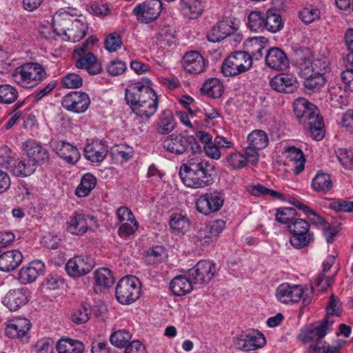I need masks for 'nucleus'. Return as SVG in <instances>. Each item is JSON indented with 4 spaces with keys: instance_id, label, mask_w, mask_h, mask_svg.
Returning a JSON list of instances; mask_svg holds the SVG:
<instances>
[{
    "instance_id": "obj_28",
    "label": "nucleus",
    "mask_w": 353,
    "mask_h": 353,
    "mask_svg": "<svg viewBox=\"0 0 353 353\" xmlns=\"http://www.w3.org/2000/svg\"><path fill=\"white\" fill-rule=\"evenodd\" d=\"M92 221H94L93 216L83 213H74L67 222V230L72 234H83L87 231L89 222Z\"/></svg>"
},
{
    "instance_id": "obj_39",
    "label": "nucleus",
    "mask_w": 353,
    "mask_h": 353,
    "mask_svg": "<svg viewBox=\"0 0 353 353\" xmlns=\"http://www.w3.org/2000/svg\"><path fill=\"white\" fill-rule=\"evenodd\" d=\"M312 187L318 192H328L332 188L331 176L327 173L318 172L312 181Z\"/></svg>"
},
{
    "instance_id": "obj_38",
    "label": "nucleus",
    "mask_w": 353,
    "mask_h": 353,
    "mask_svg": "<svg viewBox=\"0 0 353 353\" xmlns=\"http://www.w3.org/2000/svg\"><path fill=\"white\" fill-rule=\"evenodd\" d=\"M201 91L211 98L216 99L223 94V85L219 79L211 78L203 84Z\"/></svg>"
},
{
    "instance_id": "obj_42",
    "label": "nucleus",
    "mask_w": 353,
    "mask_h": 353,
    "mask_svg": "<svg viewBox=\"0 0 353 353\" xmlns=\"http://www.w3.org/2000/svg\"><path fill=\"white\" fill-rule=\"evenodd\" d=\"M287 152L289 160L294 162V173L296 174H300L304 170L305 163L303 151L299 148L292 146L288 148Z\"/></svg>"
},
{
    "instance_id": "obj_41",
    "label": "nucleus",
    "mask_w": 353,
    "mask_h": 353,
    "mask_svg": "<svg viewBox=\"0 0 353 353\" xmlns=\"http://www.w3.org/2000/svg\"><path fill=\"white\" fill-rule=\"evenodd\" d=\"M98 144H87L84 148V156L86 159L92 163H101L105 158L107 150L103 146Z\"/></svg>"
},
{
    "instance_id": "obj_46",
    "label": "nucleus",
    "mask_w": 353,
    "mask_h": 353,
    "mask_svg": "<svg viewBox=\"0 0 353 353\" xmlns=\"http://www.w3.org/2000/svg\"><path fill=\"white\" fill-rule=\"evenodd\" d=\"M170 226L174 234H179L188 230L190 221L187 216L181 214H176L171 216Z\"/></svg>"
},
{
    "instance_id": "obj_3",
    "label": "nucleus",
    "mask_w": 353,
    "mask_h": 353,
    "mask_svg": "<svg viewBox=\"0 0 353 353\" xmlns=\"http://www.w3.org/2000/svg\"><path fill=\"white\" fill-rule=\"evenodd\" d=\"M333 321H330L327 318L322 321L309 325L301 329L299 339L305 345H308L307 353H325L330 348L323 338L327 334L329 326Z\"/></svg>"
},
{
    "instance_id": "obj_12",
    "label": "nucleus",
    "mask_w": 353,
    "mask_h": 353,
    "mask_svg": "<svg viewBox=\"0 0 353 353\" xmlns=\"http://www.w3.org/2000/svg\"><path fill=\"white\" fill-rule=\"evenodd\" d=\"M61 103L69 112L83 114L88 109L91 101L86 92L72 91L62 98Z\"/></svg>"
},
{
    "instance_id": "obj_56",
    "label": "nucleus",
    "mask_w": 353,
    "mask_h": 353,
    "mask_svg": "<svg viewBox=\"0 0 353 353\" xmlns=\"http://www.w3.org/2000/svg\"><path fill=\"white\" fill-rule=\"evenodd\" d=\"M337 157L345 168L353 169V151L346 148H340L337 151Z\"/></svg>"
},
{
    "instance_id": "obj_2",
    "label": "nucleus",
    "mask_w": 353,
    "mask_h": 353,
    "mask_svg": "<svg viewBox=\"0 0 353 353\" xmlns=\"http://www.w3.org/2000/svg\"><path fill=\"white\" fill-rule=\"evenodd\" d=\"M294 115L300 124L309 130L316 141L324 137V123L316 105L305 98H298L293 103Z\"/></svg>"
},
{
    "instance_id": "obj_47",
    "label": "nucleus",
    "mask_w": 353,
    "mask_h": 353,
    "mask_svg": "<svg viewBox=\"0 0 353 353\" xmlns=\"http://www.w3.org/2000/svg\"><path fill=\"white\" fill-rule=\"evenodd\" d=\"M132 334L126 330H119L110 336L111 344L118 348H123L130 343Z\"/></svg>"
},
{
    "instance_id": "obj_34",
    "label": "nucleus",
    "mask_w": 353,
    "mask_h": 353,
    "mask_svg": "<svg viewBox=\"0 0 353 353\" xmlns=\"http://www.w3.org/2000/svg\"><path fill=\"white\" fill-rule=\"evenodd\" d=\"M88 24L81 19H74L66 34L68 41L77 42L81 40L87 33Z\"/></svg>"
},
{
    "instance_id": "obj_20",
    "label": "nucleus",
    "mask_w": 353,
    "mask_h": 353,
    "mask_svg": "<svg viewBox=\"0 0 353 353\" xmlns=\"http://www.w3.org/2000/svg\"><path fill=\"white\" fill-rule=\"evenodd\" d=\"M236 29L234 23L230 20H223L214 26L207 34L208 40L212 43L219 42L228 37L233 34Z\"/></svg>"
},
{
    "instance_id": "obj_19",
    "label": "nucleus",
    "mask_w": 353,
    "mask_h": 353,
    "mask_svg": "<svg viewBox=\"0 0 353 353\" xmlns=\"http://www.w3.org/2000/svg\"><path fill=\"white\" fill-rule=\"evenodd\" d=\"M304 290L299 285L281 284L276 290L277 299L284 304H292L299 301Z\"/></svg>"
},
{
    "instance_id": "obj_44",
    "label": "nucleus",
    "mask_w": 353,
    "mask_h": 353,
    "mask_svg": "<svg viewBox=\"0 0 353 353\" xmlns=\"http://www.w3.org/2000/svg\"><path fill=\"white\" fill-rule=\"evenodd\" d=\"M303 85L308 94L319 91L321 88L325 83V78L323 75H316L310 73L305 76Z\"/></svg>"
},
{
    "instance_id": "obj_18",
    "label": "nucleus",
    "mask_w": 353,
    "mask_h": 353,
    "mask_svg": "<svg viewBox=\"0 0 353 353\" xmlns=\"http://www.w3.org/2000/svg\"><path fill=\"white\" fill-rule=\"evenodd\" d=\"M50 147L56 154L70 164H75L80 159L78 149L68 142L61 140H52Z\"/></svg>"
},
{
    "instance_id": "obj_53",
    "label": "nucleus",
    "mask_w": 353,
    "mask_h": 353,
    "mask_svg": "<svg viewBox=\"0 0 353 353\" xmlns=\"http://www.w3.org/2000/svg\"><path fill=\"white\" fill-rule=\"evenodd\" d=\"M296 211L293 208H281L277 209L276 216V220L283 224H289L290 222L292 221V219H296Z\"/></svg>"
},
{
    "instance_id": "obj_54",
    "label": "nucleus",
    "mask_w": 353,
    "mask_h": 353,
    "mask_svg": "<svg viewBox=\"0 0 353 353\" xmlns=\"http://www.w3.org/2000/svg\"><path fill=\"white\" fill-rule=\"evenodd\" d=\"M299 18L303 23H310L320 18V11L313 6L305 8L299 12Z\"/></svg>"
},
{
    "instance_id": "obj_26",
    "label": "nucleus",
    "mask_w": 353,
    "mask_h": 353,
    "mask_svg": "<svg viewBox=\"0 0 353 353\" xmlns=\"http://www.w3.org/2000/svg\"><path fill=\"white\" fill-rule=\"evenodd\" d=\"M23 254L17 250L3 252L0 254V271L10 272L16 270L22 263Z\"/></svg>"
},
{
    "instance_id": "obj_52",
    "label": "nucleus",
    "mask_w": 353,
    "mask_h": 353,
    "mask_svg": "<svg viewBox=\"0 0 353 353\" xmlns=\"http://www.w3.org/2000/svg\"><path fill=\"white\" fill-rule=\"evenodd\" d=\"M225 162L233 169H241L247 165L248 159L245 155L235 151L227 155Z\"/></svg>"
},
{
    "instance_id": "obj_22",
    "label": "nucleus",
    "mask_w": 353,
    "mask_h": 353,
    "mask_svg": "<svg viewBox=\"0 0 353 353\" xmlns=\"http://www.w3.org/2000/svg\"><path fill=\"white\" fill-rule=\"evenodd\" d=\"M271 88L279 92L292 93L297 89V80L289 74H278L270 81Z\"/></svg>"
},
{
    "instance_id": "obj_62",
    "label": "nucleus",
    "mask_w": 353,
    "mask_h": 353,
    "mask_svg": "<svg viewBox=\"0 0 353 353\" xmlns=\"http://www.w3.org/2000/svg\"><path fill=\"white\" fill-rule=\"evenodd\" d=\"M330 208L336 212H353V201H334L330 204Z\"/></svg>"
},
{
    "instance_id": "obj_4",
    "label": "nucleus",
    "mask_w": 353,
    "mask_h": 353,
    "mask_svg": "<svg viewBox=\"0 0 353 353\" xmlns=\"http://www.w3.org/2000/svg\"><path fill=\"white\" fill-rule=\"evenodd\" d=\"M12 75L14 82L25 88L37 85L48 76L43 66L36 62L22 64L14 69Z\"/></svg>"
},
{
    "instance_id": "obj_51",
    "label": "nucleus",
    "mask_w": 353,
    "mask_h": 353,
    "mask_svg": "<svg viewBox=\"0 0 353 353\" xmlns=\"http://www.w3.org/2000/svg\"><path fill=\"white\" fill-rule=\"evenodd\" d=\"M90 305L86 303H82L72 314V320L77 324H83L90 319Z\"/></svg>"
},
{
    "instance_id": "obj_9",
    "label": "nucleus",
    "mask_w": 353,
    "mask_h": 353,
    "mask_svg": "<svg viewBox=\"0 0 353 353\" xmlns=\"http://www.w3.org/2000/svg\"><path fill=\"white\" fill-rule=\"evenodd\" d=\"M140 282L132 276L121 278L116 288V298L123 304L127 305L134 302L140 296Z\"/></svg>"
},
{
    "instance_id": "obj_21",
    "label": "nucleus",
    "mask_w": 353,
    "mask_h": 353,
    "mask_svg": "<svg viewBox=\"0 0 353 353\" xmlns=\"http://www.w3.org/2000/svg\"><path fill=\"white\" fill-rule=\"evenodd\" d=\"M182 65L187 72L197 74L203 72L205 63L204 58L198 51H190L184 54Z\"/></svg>"
},
{
    "instance_id": "obj_8",
    "label": "nucleus",
    "mask_w": 353,
    "mask_h": 353,
    "mask_svg": "<svg viewBox=\"0 0 353 353\" xmlns=\"http://www.w3.org/2000/svg\"><path fill=\"white\" fill-rule=\"evenodd\" d=\"M11 151L7 146L0 148V158L2 159L3 164L12 174L18 177H26L30 176L36 170L34 163L28 159L14 160L10 157Z\"/></svg>"
},
{
    "instance_id": "obj_49",
    "label": "nucleus",
    "mask_w": 353,
    "mask_h": 353,
    "mask_svg": "<svg viewBox=\"0 0 353 353\" xmlns=\"http://www.w3.org/2000/svg\"><path fill=\"white\" fill-rule=\"evenodd\" d=\"M346 52L344 53L343 60L346 63L353 68V28L346 30L344 35Z\"/></svg>"
},
{
    "instance_id": "obj_25",
    "label": "nucleus",
    "mask_w": 353,
    "mask_h": 353,
    "mask_svg": "<svg viewBox=\"0 0 353 353\" xmlns=\"http://www.w3.org/2000/svg\"><path fill=\"white\" fill-rule=\"evenodd\" d=\"M266 65L276 70H284L289 65V60L285 52L279 48H270L265 55Z\"/></svg>"
},
{
    "instance_id": "obj_32",
    "label": "nucleus",
    "mask_w": 353,
    "mask_h": 353,
    "mask_svg": "<svg viewBox=\"0 0 353 353\" xmlns=\"http://www.w3.org/2000/svg\"><path fill=\"white\" fill-rule=\"evenodd\" d=\"M264 30L276 33L283 28L284 23L276 10L269 9L264 13Z\"/></svg>"
},
{
    "instance_id": "obj_27",
    "label": "nucleus",
    "mask_w": 353,
    "mask_h": 353,
    "mask_svg": "<svg viewBox=\"0 0 353 353\" xmlns=\"http://www.w3.org/2000/svg\"><path fill=\"white\" fill-rule=\"evenodd\" d=\"M28 301L26 290L23 288L10 290L2 303L10 311H17Z\"/></svg>"
},
{
    "instance_id": "obj_23",
    "label": "nucleus",
    "mask_w": 353,
    "mask_h": 353,
    "mask_svg": "<svg viewBox=\"0 0 353 353\" xmlns=\"http://www.w3.org/2000/svg\"><path fill=\"white\" fill-rule=\"evenodd\" d=\"M159 104V99L156 92L153 90L152 94H148L145 98L138 103L132 110L140 117L149 119L157 111Z\"/></svg>"
},
{
    "instance_id": "obj_30",
    "label": "nucleus",
    "mask_w": 353,
    "mask_h": 353,
    "mask_svg": "<svg viewBox=\"0 0 353 353\" xmlns=\"http://www.w3.org/2000/svg\"><path fill=\"white\" fill-rule=\"evenodd\" d=\"M194 284V281L188 275H180L171 281L170 288L174 295L183 296L192 290Z\"/></svg>"
},
{
    "instance_id": "obj_59",
    "label": "nucleus",
    "mask_w": 353,
    "mask_h": 353,
    "mask_svg": "<svg viewBox=\"0 0 353 353\" xmlns=\"http://www.w3.org/2000/svg\"><path fill=\"white\" fill-rule=\"evenodd\" d=\"M225 222L222 219H216L210 222L207 226L208 238L217 237L224 230Z\"/></svg>"
},
{
    "instance_id": "obj_63",
    "label": "nucleus",
    "mask_w": 353,
    "mask_h": 353,
    "mask_svg": "<svg viewBox=\"0 0 353 353\" xmlns=\"http://www.w3.org/2000/svg\"><path fill=\"white\" fill-rule=\"evenodd\" d=\"M127 66L125 62L120 60H114L110 61L108 66V72L112 76H119L123 74Z\"/></svg>"
},
{
    "instance_id": "obj_1",
    "label": "nucleus",
    "mask_w": 353,
    "mask_h": 353,
    "mask_svg": "<svg viewBox=\"0 0 353 353\" xmlns=\"http://www.w3.org/2000/svg\"><path fill=\"white\" fill-rule=\"evenodd\" d=\"M213 167L199 157L189 159L181 166L179 174L183 184L192 188H203L214 182Z\"/></svg>"
},
{
    "instance_id": "obj_29",
    "label": "nucleus",
    "mask_w": 353,
    "mask_h": 353,
    "mask_svg": "<svg viewBox=\"0 0 353 353\" xmlns=\"http://www.w3.org/2000/svg\"><path fill=\"white\" fill-rule=\"evenodd\" d=\"M44 263L40 261H32L28 265L23 266L19 272V279L23 284L34 282L43 272Z\"/></svg>"
},
{
    "instance_id": "obj_58",
    "label": "nucleus",
    "mask_w": 353,
    "mask_h": 353,
    "mask_svg": "<svg viewBox=\"0 0 353 353\" xmlns=\"http://www.w3.org/2000/svg\"><path fill=\"white\" fill-rule=\"evenodd\" d=\"M139 223L135 218L121 223L119 228V234L121 237H126L133 234L138 229Z\"/></svg>"
},
{
    "instance_id": "obj_43",
    "label": "nucleus",
    "mask_w": 353,
    "mask_h": 353,
    "mask_svg": "<svg viewBox=\"0 0 353 353\" xmlns=\"http://www.w3.org/2000/svg\"><path fill=\"white\" fill-rule=\"evenodd\" d=\"M94 283L97 287L106 289L113 285L114 278L108 268H103L95 271Z\"/></svg>"
},
{
    "instance_id": "obj_37",
    "label": "nucleus",
    "mask_w": 353,
    "mask_h": 353,
    "mask_svg": "<svg viewBox=\"0 0 353 353\" xmlns=\"http://www.w3.org/2000/svg\"><path fill=\"white\" fill-rule=\"evenodd\" d=\"M181 10L185 17L194 19L202 14L203 8L200 0H182Z\"/></svg>"
},
{
    "instance_id": "obj_61",
    "label": "nucleus",
    "mask_w": 353,
    "mask_h": 353,
    "mask_svg": "<svg viewBox=\"0 0 353 353\" xmlns=\"http://www.w3.org/2000/svg\"><path fill=\"white\" fill-rule=\"evenodd\" d=\"M174 37V31L170 26H164L157 34V38L160 41L165 42L168 46L173 44Z\"/></svg>"
},
{
    "instance_id": "obj_24",
    "label": "nucleus",
    "mask_w": 353,
    "mask_h": 353,
    "mask_svg": "<svg viewBox=\"0 0 353 353\" xmlns=\"http://www.w3.org/2000/svg\"><path fill=\"white\" fill-rule=\"evenodd\" d=\"M31 327L30 321L26 318H15L9 321L6 328V334L12 339L26 337Z\"/></svg>"
},
{
    "instance_id": "obj_35",
    "label": "nucleus",
    "mask_w": 353,
    "mask_h": 353,
    "mask_svg": "<svg viewBox=\"0 0 353 353\" xmlns=\"http://www.w3.org/2000/svg\"><path fill=\"white\" fill-rule=\"evenodd\" d=\"M75 65L77 68L86 69L92 75L99 74L101 71V63L97 61L96 56L91 52L79 59Z\"/></svg>"
},
{
    "instance_id": "obj_7",
    "label": "nucleus",
    "mask_w": 353,
    "mask_h": 353,
    "mask_svg": "<svg viewBox=\"0 0 353 353\" xmlns=\"http://www.w3.org/2000/svg\"><path fill=\"white\" fill-rule=\"evenodd\" d=\"M252 65V58L249 52L236 51L230 55L221 66L225 77L236 76L248 70Z\"/></svg>"
},
{
    "instance_id": "obj_40",
    "label": "nucleus",
    "mask_w": 353,
    "mask_h": 353,
    "mask_svg": "<svg viewBox=\"0 0 353 353\" xmlns=\"http://www.w3.org/2000/svg\"><path fill=\"white\" fill-rule=\"evenodd\" d=\"M97 185V179L91 173L83 175L81 182L75 190V194L79 197L88 196Z\"/></svg>"
},
{
    "instance_id": "obj_50",
    "label": "nucleus",
    "mask_w": 353,
    "mask_h": 353,
    "mask_svg": "<svg viewBox=\"0 0 353 353\" xmlns=\"http://www.w3.org/2000/svg\"><path fill=\"white\" fill-rule=\"evenodd\" d=\"M18 91L10 85H0V102L10 104L14 102L18 98Z\"/></svg>"
},
{
    "instance_id": "obj_15",
    "label": "nucleus",
    "mask_w": 353,
    "mask_h": 353,
    "mask_svg": "<svg viewBox=\"0 0 353 353\" xmlns=\"http://www.w3.org/2000/svg\"><path fill=\"white\" fill-rule=\"evenodd\" d=\"M266 343L265 338L261 332L253 330L236 339L234 346L236 349L249 352L263 347Z\"/></svg>"
},
{
    "instance_id": "obj_64",
    "label": "nucleus",
    "mask_w": 353,
    "mask_h": 353,
    "mask_svg": "<svg viewBox=\"0 0 353 353\" xmlns=\"http://www.w3.org/2000/svg\"><path fill=\"white\" fill-rule=\"evenodd\" d=\"M341 123L347 132L353 134V110H348L343 114Z\"/></svg>"
},
{
    "instance_id": "obj_55",
    "label": "nucleus",
    "mask_w": 353,
    "mask_h": 353,
    "mask_svg": "<svg viewBox=\"0 0 353 353\" xmlns=\"http://www.w3.org/2000/svg\"><path fill=\"white\" fill-rule=\"evenodd\" d=\"M61 85L66 88H79L83 85V79L77 74L70 73L62 78Z\"/></svg>"
},
{
    "instance_id": "obj_14",
    "label": "nucleus",
    "mask_w": 353,
    "mask_h": 353,
    "mask_svg": "<svg viewBox=\"0 0 353 353\" xmlns=\"http://www.w3.org/2000/svg\"><path fill=\"white\" fill-rule=\"evenodd\" d=\"M216 272V263L214 261L201 260L188 271V274L194 284L206 285L214 276Z\"/></svg>"
},
{
    "instance_id": "obj_5",
    "label": "nucleus",
    "mask_w": 353,
    "mask_h": 353,
    "mask_svg": "<svg viewBox=\"0 0 353 353\" xmlns=\"http://www.w3.org/2000/svg\"><path fill=\"white\" fill-rule=\"evenodd\" d=\"M288 230L292 235L290 243L295 249L308 247L314 241V235L310 231V225L305 219H292L288 225Z\"/></svg>"
},
{
    "instance_id": "obj_60",
    "label": "nucleus",
    "mask_w": 353,
    "mask_h": 353,
    "mask_svg": "<svg viewBox=\"0 0 353 353\" xmlns=\"http://www.w3.org/2000/svg\"><path fill=\"white\" fill-rule=\"evenodd\" d=\"M327 317L329 316H340L341 313V305L339 300L332 294L330 296L327 306L326 307Z\"/></svg>"
},
{
    "instance_id": "obj_57",
    "label": "nucleus",
    "mask_w": 353,
    "mask_h": 353,
    "mask_svg": "<svg viewBox=\"0 0 353 353\" xmlns=\"http://www.w3.org/2000/svg\"><path fill=\"white\" fill-rule=\"evenodd\" d=\"M121 36L116 32L110 34L105 39V48L110 52H116L122 46Z\"/></svg>"
},
{
    "instance_id": "obj_36",
    "label": "nucleus",
    "mask_w": 353,
    "mask_h": 353,
    "mask_svg": "<svg viewBox=\"0 0 353 353\" xmlns=\"http://www.w3.org/2000/svg\"><path fill=\"white\" fill-rule=\"evenodd\" d=\"M56 349L59 353H82L84 345L78 340L62 337L58 341Z\"/></svg>"
},
{
    "instance_id": "obj_45",
    "label": "nucleus",
    "mask_w": 353,
    "mask_h": 353,
    "mask_svg": "<svg viewBox=\"0 0 353 353\" xmlns=\"http://www.w3.org/2000/svg\"><path fill=\"white\" fill-rule=\"evenodd\" d=\"M249 144L254 148L262 150L266 148L269 143L267 134L261 130H255L248 136Z\"/></svg>"
},
{
    "instance_id": "obj_48",
    "label": "nucleus",
    "mask_w": 353,
    "mask_h": 353,
    "mask_svg": "<svg viewBox=\"0 0 353 353\" xmlns=\"http://www.w3.org/2000/svg\"><path fill=\"white\" fill-rule=\"evenodd\" d=\"M248 28L252 32L264 31V12L252 11L248 17Z\"/></svg>"
},
{
    "instance_id": "obj_31",
    "label": "nucleus",
    "mask_w": 353,
    "mask_h": 353,
    "mask_svg": "<svg viewBox=\"0 0 353 353\" xmlns=\"http://www.w3.org/2000/svg\"><path fill=\"white\" fill-rule=\"evenodd\" d=\"M73 19L72 16L65 11L59 10L57 12L52 19L54 32L57 35L66 36Z\"/></svg>"
},
{
    "instance_id": "obj_16",
    "label": "nucleus",
    "mask_w": 353,
    "mask_h": 353,
    "mask_svg": "<svg viewBox=\"0 0 353 353\" xmlns=\"http://www.w3.org/2000/svg\"><path fill=\"white\" fill-rule=\"evenodd\" d=\"M94 268L93 259L87 256H75L70 259L65 265L68 274L79 277L89 273Z\"/></svg>"
},
{
    "instance_id": "obj_6",
    "label": "nucleus",
    "mask_w": 353,
    "mask_h": 353,
    "mask_svg": "<svg viewBox=\"0 0 353 353\" xmlns=\"http://www.w3.org/2000/svg\"><path fill=\"white\" fill-rule=\"evenodd\" d=\"M162 146L167 151L176 155L188 151L194 154L201 148L193 136H185L181 134L168 135L163 141Z\"/></svg>"
},
{
    "instance_id": "obj_13",
    "label": "nucleus",
    "mask_w": 353,
    "mask_h": 353,
    "mask_svg": "<svg viewBox=\"0 0 353 353\" xmlns=\"http://www.w3.org/2000/svg\"><path fill=\"white\" fill-rule=\"evenodd\" d=\"M161 10L162 3L160 0H145L136 6L132 12L139 22L148 23L157 19Z\"/></svg>"
},
{
    "instance_id": "obj_17",
    "label": "nucleus",
    "mask_w": 353,
    "mask_h": 353,
    "mask_svg": "<svg viewBox=\"0 0 353 353\" xmlns=\"http://www.w3.org/2000/svg\"><path fill=\"white\" fill-rule=\"evenodd\" d=\"M23 150L28 159L34 163L36 167L37 164H45L50 161L48 150L35 140L26 141L23 143Z\"/></svg>"
},
{
    "instance_id": "obj_10",
    "label": "nucleus",
    "mask_w": 353,
    "mask_h": 353,
    "mask_svg": "<svg viewBox=\"0 0 353 353\" xmlns=\"http://www.w3.org/2000/svg\"><path fill=\"white\" fill-rule=\"evenodd\" d=\"M224 193L221 190H214L203 194L196 201L199 212L205 216L219 212L224 203Z\"/></svg>"
},
{
    "instance_id": "obj_11",
    "label": "nucleus",
    "mask_w": 353,
    "mask_h": 353,
    "mask_svg": "<svg viewBox=\"0 0 353 353\" xmlns=\"http://www.w3.org/2000/svg\"><path fill=\"white\" fill-rule=\"evenodd\" d=\"M151 81L149 79H142V81L130 83L125 90V99L132 110L141 103L145 97L152 94L153 89L150 88Z\"/></svg>"
},
{
    "instance_id": "obj_33",
    "label": "nucleus",
    "mask_w": 353,
    "mask_h": 353,
    "mask_svg": "<svg viewBox=\"0 0 353 353\" xmlns=\"http://www.w3.org/2000/svg\"><path fill=\"white\" fill-rule=\"evenodd\" d=\"M175 128V119L171 110H163L159 117L156 130L160 134H168Z\"/></svg>"
}]
</instances>
